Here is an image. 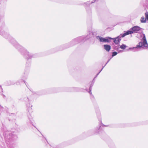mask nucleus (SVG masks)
I'll use <instances>...</instances> for the list:
<instances>
[{"label": "nucleus", "mask_w": 148, "mask_h": 148, "mask_svg": "<svg viewBox=\"0 0 148 148\" xmlns=\"http://www.w3.org/2000/svg\"><path fill=\"white\" fill-rule=\"evenodd\" d=\"M11 42L14 45V46L23 55L27 61H29V63L27 62H26V65L29 66L31 64L30 60L33 57V55L29 53L26 49L18 43L14 39H12Z\"/></svg>", "instance_id": "obj_1"}, {"label": "nucleus", "mask_w": 148, "mask_h": 148, "mask_svg": "<svg viewBox=\"0 0 148 148\" xmlns=\"http://www.w3.org/2000/svg\"><path fill=\"white\" fill-rule=\"evenodd\" d=\"M143 37L136 47L130 48V50L134 51H138L142 49H146L148 48V44L146 39L145 35L143 34Z\"/></svg>", "instance_id": "obj_2"}, {"label": "nucleus", "mask_w": 148, "mask_h": 148, "mask_svg": "<svg viewBox=\"0 0 148 148\" xmlns=\"http://www.w3.org/2000/svg\"><path fill=\"white\" fill-rule=\"evenodd\" d=\"M130 34V30H128L126 32H125L123 34H120L119 36L117 37L112 38L110 37H108V38L110 39H112L113 40V41L116 44H118L119 43L121 40V38H123L125 36L127 35Z\"/></svg>", "instance_id": "obj_3"}, {"label": "nucleus", "mask_w": 148, "mask_h": 148, "mask_svg": "<svg viewBox=\"0 0 148 148\" xmlns=\"http://www.w3.org/2000/svg\"><path fill=\"white\" fill-rule=\"evenodd\" d=\"M90 38V36H88L86 37L85 36L79 37L73 40L71 43H72V45H73L81 42H84Z\"/></svg>", "instance_id": "obj_4"}, {"label": "nucleus", "mask_w": 148, "mask_h": 148, "mask_svg": "<svg viewBox=\"0 0 148 148\" xmlns=\"http://www.w3.org/2000/svg\"><path fill=\"white\" fill-rule=\"evenodd\" d=\"M141 28L138 26H135L130 29V34L133 33H138Z\"/></svg>", "instance_id": "obj_5"}, {"label": "nucleus", "mask_w": 148, "mask_h": 148, "mask_svg": "<svg viewBox=\"0 0 148 148\" xmlns=\"http://www.w3.org/2000/svg\"><path fill=\"white\" fill-rule=\"evenodd\" d=\"M101 126H98L95 129V134H100L101 133L100 130H101Z\"/></svg>", "instance_id": "obj_6"}, {"label": "nucleus", "mask_w": 148, "mask_h": 148, "mask_svg": "<svg viewBox=\"0 0 148 148\" xmlns=\"http://www.w3.org/2000/svg\"><path fill=\"white\" fill-rule=\"evenodd\" d=\"M103 47L104 49L108 52L111 49L110 46L108 45H104Z\"/></svg>", "instance_id": "obj_7"}, {"label": "nucleus", "mask_w": 148, "mask_h": 148, "mask_svg": "<svg viewBox=\"0 0 148 148\" xmlns=\"http://www.w3.org/2000/svg\"><path fill=\"white\" fill-rule=\"evenodd\" d=\"M97 38L100 42H105V38H103L100 36H97Z\"/></svg>", "instance_id": "obj_8"}, {"label": "nucleus", "mask_w": 148, "mask_h": 148, "mask_svg": "<svg viewBox=\"0 0 148 148\" xmlns=\"http://www.w3.org/2000/svg\"><path fill=\"white\" fill-rule=\"evenodd\" d=\"M73 91L78 92L80 91V89L78 88L73 87L72 88Z\"/></svg>", "instance_id": "obj_9"}, {"label": "nucleus", "mask_w": 148, "mask_h": 148, "mask_svg": "<svg viewBox=\"0 0 148 148\" xmlns=\"http://www.w3.org/2000/svg\"><path fill=\"white\" fill-rule=\"evenodd\" d=\"M5 111H7L6 109L5 108L3 107L2 106H1L0 105V112H5Z\"/></svg>", "instance_id": "obj_10"}, {"label": "nucleus", "mask_w": 148, "mask_h": 148, "mask_svg": "<svg viewBox=\"0 0 148 148\" xmlns=\"http://www.w3.org/2000/svg\"><path fill=\"white\" fill-rule=\"evenodd\" d=\"M146 19L143 16L141 17L140 19V21L141 23H145L146 22Z\"/></svg>", "instance_id": "obj_11"}, {"label": "nucleus", "mask_w": 148, "mask_h": 148, "mask_svg": "<svg viewBox=\"0 0 148 148\" xmlns=\"http://www.w3.org/2000/svg\"><path fill=\"white\" fill-rule=\"evenodd\" d=\"M93 84H91L90 85V88H89V93L90 94H92V92H91V90H92V86H93Z\"/></svg>", "instance_id": "obj_12"}, {"label": "nucleus", "mask_w": 148, "mask_h": 148, "mask_svg": "<svg viewBox=\"0 0 148 148\" xmlns=\"http://www.w3.org/2000/svg\"><path fill=\"white\" fill-rule=\"evenodd\" d=\"M126 47V46L124 44H122L120 47V48L123 49H124Z\"/></svg>", "instance_id": "obj_13"}, {"label": "nucleus", "mask_w": 148, "mask_h": 148, "mask_svg": "<svg viewBox=\"0 0 148 148\" xmlns=\"http://www.w3.org/2000/svg\"><path fill=\"white\" fill-rule=\"evenodd\" d=\"M110 40L111 39L109 38L108 37L107 38H105V42H111Z\"/></svg>", "instance_id": "obj_14"}, {"label": "nucleus", "mask_w": 148, "mask_h": 148, "mask_svg": "<svg viewBox=\"0 0 148 148\" xmlns=\"http://www.w3.org/2000/svg\"><path fill=\"white\" fill-rule=\"evenodd\" d=\"M117 53L116 51L113 52L112 53V57L116 55L117 54Z\"/></svg>", "instance_id": "obj_15"}, {"label": "nucleus", "mask_w": 148, "mask_h": 148, "mask_svg": "<svg viewBox=\"0 0 148 148\" xmlns=\"http://www.w3.org/2000/svg\"><path fill=\"white\" fill-rule=\"evenodd\" d=\"M110 60V59H109L108 61V62H106V64H105V65L102 68V69L100 70V71H99V72L98 73V74H97V75H98L99 74V73H100V72L102 71V70H103V68L104 67V66L107 64L108 63V62Z\"/></svg>", "instance_id": "obj_16"}, {"label": "nucleus", "mask_w": 148, "mask_h": 148, "mask_svg": "<svg viewBox=\"0 0 148 148\" xmlns=\"http://www.w3.org/2000/svg\"><path fill=\"white\" fill-rule=\"evenodd\" d=\"M110 60V59H109L108 61V62H106V64H105V65L102 68V69L100 70V71H99V72L98 73V74H97V75H98L99 74V73H100V72L102 71V70H103V68L104 67V66L107 64L108 63V62Z\"/></svg>", "instance_id": "obj_17"}, {"label": "nucleus", "mask_w": 148, "mask_h": 148, "mask_svg": "<svg viewBox=\"0 0 148 148\" xmlns=\"http://www.w3.org/2000/svg\"><path fill=\"white\" fill-rule=\"evenodd\" d=\"M110 60V59H109L108 61V62H106V64H105V65L102 68V69L100 70V71H99V72L98 73V74H97V75H98L99 74V73H100V72L102 71V70H103V68L104 67V66L107 64L108 63V62Z\"/></svg>", "instance_id": "obj_18"}, {"label": "nucleus", "mask_w": 148, "mask_h": 148, "mask_svg": "<svg viewBox=\"0 0 148 148\" xmlns=\"http://www.w3.org/2000/svg\"><path fill=\"white\" fill-rule=\"evenodd\" d=\"M110 60V59H109L108 61V62H106V64H105V65L102 68V69L100 70V71H99V72L98 73V74H97V75H98L99 74V73H100V72L102 71V70H103V68L104 67V66L107 64L108 63V62Z\"/></svg>", "instance_id": "obj_19"}, {"label": "nucleus", "mask_w": 148, "mask_h": 148, "mask_svg": "<svg viewBox=\"0 0 148 148\" xmlns=\"http://www.w3.org/2000/svg\"><path fill=\"white\" fill-rule=\"evenodd\" d=\"M110 60V59H109L108 61V62H106V64H105V65L102 68V69L100 70V71H99V72L98 73V74H97V75H98L99 74V73H100V72L102 71V70H103V68L104 67V66L107 64L108 63V62Z\"/></svg>", "instance_id": "obj_20"}, {"label": "nucleus", "mask_w": 148, "mask_h": 148, "mask_svg": "<svg viewBox=\"0 0 148 148\" xmlns=\"http://www.w3.org/2000/svg\"><path fill=\"white\" fill-rule=\"evenodd\" d=\"M110 60V59H109L108 61V62H106V64H105V65L102 68V69L100 70V71H99V72L98 73V74H97V75H98L99 74V73H100V72L102 71V70H103V68L104 67V66L107 64L108 63V62Z\"/></svg>", "instance_id": "obj_21"}, {"label": "nucleus", "mask_w": 148, "mask_h": 148, "mask_svg": "<svg viewBox=\"0 0 148 148\" xmlns=\"http://www.w3.org/2000/svg\"><path fill=\"white\" fill-rule=\"evenodd\" d=\"M28 117L29 119V120L30 122H32V117L30 115H29V116H28Z\"/></svg>", "instance_id": "obj_22"}, {"label": "nucleus", "mask_w": 148, "mask_h": 148, "mask_svg": "<svg viewBox=\"0 0 148 148\" xmlns=\"http://www.w3.org/2000/svg\"><path fill=\"white\" fill-rule=\"evenodd\" d=\"M145 16L146 19L148 21V12H147L145 13Z\"/></svg>", "instance_id": "obj_23"}, {"label": "nucleus", "mask_w": 148, "mask_h": 148, "mask_svg": "<svg viewBox=\"0 0 148 148\" xmlns=\"http://www.w3.org/2000/svg\"><path fill=\"white\" fill-rule=\"evenodd\" d=\"M28 100V101L29 102V104H30V103L31 102L28 98H27Z\"/></svg>", "instance_id": "obj_24"}, {"label": "nucleus", "mask_w": 148, "mask_h": 148, "mask_svg": "<svg viewBox=\"0 0 148 148\" xmlns=\"http://www.w3.org/2000/svg\"><path fill=\"white\" fill-rule=\"evenodd\" d=\"M96 0H93V1L91 2L92 3H93Z\"/></svg>", "instance_id": "obj_25"}, {"label": "nucleus", "mask_w": 148, "mask_h": 148, "mask_svg": "<svg viewBox=\"0 0 148 148\" xmlns=\"http://www.w3.org/2000/svg\"><path fill=\"white\" fill-rule=\"evenodd\" d=\"M32 105H30L29 106V107H32Z\"/></svg>", "instance_id": "obj_26"}, {"label": "nucleus", "mask_w": 148, "mask_h": 148, "mask_svg": "<svg viewBox=\"0 0 148 148\" xmlns=\"http://www.w3.org/2000/svg\"><path fill=\"white\" fill-rule=\"evenodd\" d=\"M4 135H5V134H4ZM5 137H7V136H6V134H5Z\"/></svg>", "instance_id": "obj_27"}, {"label": "nucleus", "mask_w": 148, "mask_h": 148, "mask_svg": "<svg viewBox=\"0 0 148 148\" xmlns=\"http://www.w3.org/2000/svg\"><path fill=\"white\" fill-rule=\"evenodd\" d=\"M97 75H96V76L95 77V78H94V79H95V78L97 76Z\"/></svg>", "instance_id": "obj_28"}, {"label": "nucleus", "mask_w": 148, "mask_h": 148, "mask_svg": "<svg viewBox=\"0 0 148 148\" xmlns=\"http://www.w3.org/2000/svg\"><path fill=\"white\" fill-rule=\"evenodd\" d=\"M9 132H6V133L7 134H8V133Z\"/></svg>", "instance_id": "obj_29"}, {"label": "nucleus", "mask_w": 148, "mask_h": 148, "mask_svg": "<svg viewBox=\"0 0 148 148\" xmlns=\"http://www.w3.org/2000/svg\"><path fill=\"white\" fill-rule=\"evenodd\" d=\"M11 135H12V134H10V136H11Z\"/></svg>", "instance_id": "obj_30"}, {"label": "nucleus", "mask_w": 148, "mask_h": 148, "mask_svg": "<svg viewBox=\"0 0 148 148\" xmlns=\"http://www.w3.org/2000/svg\"><path fill=\"white\" fill-rule=\"evenodd\" d=\"M86 3H87V4H88V2H86Z\"/></svg>", "instance_id": "obj_31"}, {"label": "nucleus", "mask_w": 148, "mask_h": 148, "mask_svg": "<svg viewBox=\"0 0 148 148\" xmlns=\"http://www.w3.org/2000/svg\"><path fill=\"white\" fill-rule=\"evenodd\" d=\"M0 88H1V87H0Z\"/></svg>", "instance_id": "obj_32"}]
</instances>
